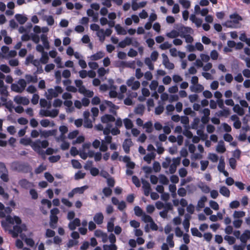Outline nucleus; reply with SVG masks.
Here are the masks:
<instances>
[{
    "label": "nucleus",
    "instance_id": "1",
    "mask_svg": "<svg viewBox=\"0 0 250 250\" xmlns=\"http://www.w3.org/2000/svg\"><path fill=\"white\" fill-rule=\"evenodd\" d=\"M6 205L8 206L5 208L4 205L1 203V218L4 217L7 214V215L6 218V222L12 225H13L14 223H16L17 225L21 224V221L19 217L15 216L14 218H12L9 215L12 211V209L9 206L14 207L15 206L14 201H10L8 204Z\"/></svg>",
    "mask_w": 250,
    "mask_h": 250
},
{
    "label": "nucleus",
    "instance_id": "2",
    "mask_svg": "<svg viewBox=\"0 0 250 250\" xmlns=\"http://www.w3.org/2000/svg\"><path fill=\"white\" fill-rule=\"evenodd\" d=\"M49 146V143L47 140L41 141L39 139L34 142L31 145L33 149L38 153L39 155L44 156L45 155L44 151L41 149V147L45 148Z\"/></svg>",
    "mask_w": 250,
    "mask_h": 250
},
{
    "label": "nucleus",
    "instance_id": "3",
    "mask_svg": "<svg viewBox=\"0 0 250 250\" xmlns=\"http://www.w3.org/2000/svg\"><path fill=\"white\" fill-rule=\"evenodd\" d=\"M26 230V226L25 224H22L21 226L15 225L13 227V229L9 230V232L12 235L13 238H16L18 236L19 234H20V237L22 240H24V238L26 237V235L24 234L21 233V232L23 230Z\"/></svg>",
    "mask_w": 250,
    "mask_h": 250
},
{
    "label": "nucleus",
    "instance_id": "4",
    "mask_svg": "<svg viewBox=\"0 0 250 250\" xmlns=\"http://www.w3.org/2000/svg\"><path fill=\"white\" fill-rule=\"evenodd\" d=\"M13 170L18 172H27L29 169V166L27 164L20 162H14L11 164Z\"/></svg>",
    "mask_w": 250,
    "mask_h": 250
},
{
    "label": "nucleus",
    "instance_id": "5",
    "mask_svg": "<svg viewBox=\"0 0 250 250\" xmlns=\"http://www.w3.org/2000/svg\"><path fill=\"white\" fill-rule=\"evenodd\" d=\"M63 91L62 88L60 86H56L55 89L50 88L48 89V95L46 98L48 100H51L53 98L58 97L59 94H61Z\"/></svg>",
    "mask_w": 250,
    "mask_h": 250
},
{
    "label": "nucleus",
    "instance_id": "6",
    "mask_svg": "<svg viewBox=\"0 0 250 250\" xmlns=\"http://www.w3.org/2000/svg\"><path fill=\"white\" fill-rule=\"evenodd\" d=\"M142 188L144 189V194L147 196L150 194L151 190L150 184L146 180L142 179Z\"/></svg>",
    "mask_w": 250,
    "mask_h": 250
},
{
    "label": "nucleus",
    "instance_id": "7",
    "mask_svg": "<svg viewBox=\"0 0 250 250\" xmlns=\"http://www.w3.org/2000/svg\"><path fill=\"white\" fill-rule=\"evenodd\" d=\"M1 180L5 182H7L9 181V176L8 171L6 169V167L4 163H1Z\"/></svg>",
    "mask_w": 250,
    "mask_h": 250
},
{
    "label": "nucleus",
    "instance_id": "8",
    "mask_svg": "<svg viewBox=\"0 0 250 250\" xmlns=\"http://www.w3.org/2000/svg\"><path fill=\"white\" fill-rule=\"evenodd\" d=\"M178 31L180 33V35H187V34H193L194 32L193 30L189 27H186L183 25L181 26L178 28Z\"/></svg>",
    "mask_w": 250,
    "mask_h": 250
},
{
    "label": "nucleus",
    "instance_id": "9",
    "mask_svg": "<svg viewBox=\"0 0 250 250\" xmlns=\"http://www.w3.org/2000/svg\"><path fill=\"white\" fill-rule=\"evenodd\" d=\"M14 100L18 104H22L23 105H26L29 104V100L26 97L16 96Z\"/></svg>",
    "mask_w": 250,
    "mask_h": 250
},
{
    "label": "nucleus",
    "instance_id": "10",
    "mask_svg": "<svg viewBox=\"0 0 250 250\" xmlns=\"http://www.w3.org/2000/svg\"><path fill=\"white\" fill-rule=\"evenodd\" d=\"M132 142L130 139H126L123 144V147L126 153H129L130 147L132 145Z\"/></svg>",
    "mask_w": 250,
    "mask_h": 250
},
{
    "label": "nucleus",
    "instance_id": "11",
    "mask_svg": "<svg viewBox=\"0 0 250 250\" xmlns=\"http://www.w3.org/2000/svg\"><path fill=\"white\" fill-rule=\"evenodd\" d=\"M104 216L102 212L96 213L93 217V220L97 225H101L103 223Z\"/></svg>",
    "mask_w": 250,
    "mask_h": 250
},
{
    "label": "nucleus",
    "instance_id": "12",
    "mask_svg": "<svg viewBox=\"0 0 250 250\" xmlns=\"http://www.w3.org/2000/svg\"><path fill=\"white\" fill-rule=\"evenodd\" d=\"M191 219V216L189 214H186L185 215V219L183 222V225L186 232H188L190 226L189 220Z\"/></svg>",
    "mask_w": 250,
    "mask_h": 250
},
{
    "label": "nucleus",
    "instance_id": "13",
    "mask_svg": "<svg viewBox=\"0 0 250 250\" xmlns=\"http://www.w3.org/2000/svg\"><path fill=\"white\" fill-rule=\"evenodd\" d=\"M19 184L21 188L25 189H28L33 187V184L32 183L25 179L21 180Z\"/></svg>",
    "mask_w": 250,
    "mask_h": 250
},
{
    "label": "nucleus",
    "instance_id": "14",
    "mask_svg": "<svg viewBox=\"0 0 250 250\" xmlns=\"http://www.w3.org/2000/svg\"><path fill=\"white\" fill-rule=\"evenodd\" d=\"M81 225L80 220L76 218L73 221L70 222L68 224V227L70 230H73L76 229L77 227Z\"/></svg>",
    "mask_w": 250,
    "mask_h": 250
},
{
    "label": "nucleus",
    "instance_id": "15",
    "mask_svg": "<svg viewBox=\"0 0 250 250\" xmlns=\"http://www.w3.org/2000/svg\"><path fill=\"white\" fill-rule=\"evenodd\" d=\"M131 43L132 38L126 37L123 41H122L119 43L118 46L121 48H125L126 46L131 45Z\"/></svg>",
    "mask_w": 250,
    "mask_h": 250
},
{
    "label": "nucleus",
    "instance_id": "16",
    "mask_svg": "<svg viewBox=\"0 0 250 250\" xmlns=\"http://www.w3.org/2000/svg\"><path fill=\"white\" fill-rule=\"evenodd\" d=\"M58 221V217L57 215H50V222L49 225L50 227L53 229H55L57 227V223Z\"/></svg>",
    "mask_w": 250,
    "mask_h": 250
},
{
    "label": "nucleus",
    "instance_id": "17",
    "mask_svg": "<svg viewBox=\"0 0 250 250\" xmlns=\"http://www.w3.org/2000/svg\"><path fill=\"white\" fill-rule=\"evenodd\" d=\"M250 237V231L246 230L244 233H243L240 237V239L241 242L243 243V245H245Z\"/></svg>",
    "mask_w": 250,
    "mask_h": 250
},
{
    "label": "nucleus",
    "instance_id": "18",
    "mask_svg": "<svg viewBox=\"0 0 250 250\" xmlns=\"http://www.w3.org/2000/svg\"><path fill=\"white\" fill-rule=\"evenodd\" d=\"M204 89V86L201 84H196L195 85H191L190 89L192 92L195 93H199L202 92Z\"/></svg>",
    "mask_w": 250,
    "mask_h": 250
},
{
    "label": "nucleus",
    "instance_id": "19",
    "mask_svg": "<svg viewBox=\"0 0 250 250\" xmlns=\"http://www.w3.org/2000/svg\"><path fill=\"white\" fill-rule=\"evenodd\" d=\"M115 118L110 114H105L101 117V121L103 123H107L109 122H114Z\"/></svg>",
    "mask_w": 250,
    "mask_h": 250
},
{
    "label": "nucleus",
    "instance_id": "20",
    "mask_svg": "<svg viewBox=\"0 0 250 250\" xmlns=\"http://www.w3.org/2000/svg\"><path fill=\"white\" fill-rule=\"evenodd\" d=\"M229 18L234 23H238L239 21L243 20L242 17L236 13L230 15Z\"/></svg>",
    "mask_w": 250,
    "mask_h": 250
},
{
    "label": "nucleus",
    "instance_id": "21",
    "mask_svg": "<svg viewBox=\"0 0 250 250\" xmlns=\"http://www.w3.org/2000/svg\"><path fill=\"white\" fill-rule=\"evenodd\" d=\"M41 39L44 48L46 49H49L50 48V45L47 36L45 34L41 35Z\"/></svg>",
    "mask_w": 250,
    "mask_h": 250
},
{
    "label": "nucleus",
    "instance_id": "22",
    "mask_svg": "<svg viewBox=\"0 0 250 250\" xmlns=\"http://www.w3.org/2000/svg\"><path fill=\"white\" fill-rule=\"evenodd\" d=\"M226 150L224 142L223 141H220L216 147V151L221 153L225 152Z\"/></svg>",
    "mask_w": 250,
    "mask_h": 250
},
{
    "label": "nucleus",
    "instance_id": "23",
    "mask_svg": "<svg viewBox=\"0 0 250 250\" xmlns=\"http://www.w3.org/2000/svg\"><path fill=\"white\" fill-rule=\"evenodd\" d=\"M143 128H146V132L148 133H151L153 130V125L151 121L146 122L143 125Z\"/></svg>",
    "mask_w": 250,
    "mask_h": 250
},
{
    "label": "nucleus",
    "instance_id": "24",
    "mask_svg": "<svg viewBox=\"0 0 250 250\" xmlns=\"http://www.w3.org/2000/svg\"><path fill=\"white\" fill-rule=\"evenodd\" d=\"M220 193L223 196L229 197L230 195V191L228 188L225 186H222L219 190Z\"/></svg>",
    "mask_w": 250,
    "mask_h": 250
},
{
    "label": "nucleus",
    "instance_id": "25",
    "mask_svg": "<svg viewBox=\"0 0 250 250\" xmlns=\"http://www.w3.org/2000/svg\"><path fill=\"white\" fill-rule=\"evenodd\" d=\"M15 18L17 21L21 24H24L27 20V17L21 14H16L15 15Z\"/></svg>",
    "mask_w": 250,
    "mask_h": 250
},
{
    "label": "nucleus",
    "instance_id": "26",
    "mask_svg": "<svg viewBox=\"0 0 250 250\" xmlns=\"http://www.w3.org/2000/svg\"><path fill=\"white\" fill-rule=\"evenodd\" d=\"M233 110L235 112L237 113L239 116H243L245 114L244 109L240 107L238 104L234 105L233 108Z\"/></svg>",
    "mask_w": 250,
    "mask_h": 250
},
{
    "label": "nucleus",
    "instance_id": "27",
    "mask_svg": "<svg viewBox=\"0 0 250 250\" xmlns=\"http://www.w3.org/2000/svg\"><path fill=\"white\" fill-rule=\"evenodd\" d=\"M104 54L102 51H99L96 53L92 55L91 56V59L92 60L96 61L104 57Z\"/></svg>",
    "mask_w": 250,
    "mask_h": 250
},
{
    "label": "nucleus",
    "instance_id": "28",
    "mask_svg": "<svg viewBox=\"0 0 250 250\" xmlns=\"http://www.w3.org/2000/svg\"><path fill=\"white\" fill-rule=\"evenodd\" d=\"M222 109L223 110H220L218 112V116L227 117L230 114L229 110L228 108H223Z\"/></svg>",
    "mask_w": 250,
    "mask_h": 250
},
{
    "label": "nucleus",
    "instance_id": "29",
    "mask_svg": "<svg viewBox=\"0 0 250 250\" xmlns=\"http://www.w3.org/2000/svg\"><path fill=\"white\" fill-rule=\"evenodd\" d=\"M25 78L28 83L31 82L35 83L38 81L37 75L33 76L31 75H26Z\"/></svg>",
    "mask_w": 250,
    "mask_h": 250
},
{
    "label": "nucleus",
    "instance_id": "30",
    "mask_svg": "<svg viewBox=\"0 0 250 250\" xmlns=\"http://www.w3.org/2000/svg\"><path fill=\"white\" fill-rule=\"evenodd\" d=\"M115 29L117 33L119 35H126L127 33L126 31L119 24H117L115 26Z\"/></svg>",
    "mask_w": 250,
    "mask_h": 250
},
{
    "label": "nucleus",
    "instance_id": "31",
    "mask_svg": "<svg viewBox=\"0 0 250 250\" xmlns=\"http://www.w3.org/2000/svg\"><path fill=\"white\" fill-rule=\"evenodd\" d=\"M88 188L87 186H83L81 187H78L74 188V191L76 194H83L84 191Z\"/></svg>",
    "mask_w": 250,
    "mask_h": 250
},
{
    "label": "nucleus",
    "instance_id": "32",
    "mask_svg": "<svg viewBox=\"0 0 250 250\" xmlns=\"http://www.w3.org/2000/svg\"><path fill=\"white\" fill-rule=\"evenodd\" d=\"M124 123L125 128L129 129L132 128L133 125L131 120L128 118H125L124 120Z\"/></svg>",
    "mask_w": 250,
    "mask_h": 250
},
{
    "label": "nucleus",
    "instance_id": "33",
    "mask_svg": "<svg viewBox=\"0 0 250 250\" xmlns=\"http://www.w3.org/2000/svg\"><path fill=\"white\" fill-rule=\"evenodd\" d=\"M33 142H32L30 138H23L21 139L20 140V143L21 144H22L24 146L30 145L31 146Z\"/></svg>",
    "mask_w": 250,
    "mask_h": 250
},
{
    "label": "nucleus",
    "instance_id": "34",
    "mask_svg": "<svg viewBox=\"0 0 250 250\" xmlns=\"http://www.w3.org/2000/svg\"><path fill=\"white\" fill-rule=\"evenodd\" d=\"M180 35L179 31L172 30L171 32L167 34V36L168 38L173 39L178 37Z\"/></svg>",
    "mask_w": 250,
    "mask_h": 250
},
{
    "label": "nucleus",
    "instance_id": "35",
    "mask_svg": "<svg viewBox=\"0 0 250 250\" xmlns=\"http://www.w3.org/2000/svg\"><path fill=\"white\" fill-rule=\"evenodd\" d=\"M49 60V57L47 52H44L42 54V57L40 59L41 63L46 64L47 63Z\"/></svg>",
    "mask_w": 250,
    "mask_h": 250
},
{
    "label": "nucleus",
    "instance_id": "36",
    "mask_svg": "<svg viewBox=\"0 0 250 250\" xmlns=\"http://www.w3.org/2000/svg\"><path fill=\"white\" fill-rule=\"evenodd\" d=\"M97 35L99 38V40L101 42H103L105 40L104 31L103 29L97 32Z\"/></svg>",
    "mask_w": 250,
    "mask_h": 250
},
{
    "label": "nucleus",
    "instance_id": "37",
    "mask_svg": "<svg viewBox=\"0 0 250 250\" xmlns=\"http://www.w3.org/2000/svg\"><path fill=\"white\" fill-rule=\"evenodd\" d=\"M225 163L224 159L221 158L219 161V164L217 167L218 170L221 172L224 170H225Z\"/></svg>",
    "mask_w": 250,
    "mask_h": 250
},
{
    "label": "nucleus",
    "instance_id": "38",
    "mask_svg": "<svg viewBox=\"0 0 250 250\" xmlns=\"http://www.w3.org/2000/svg\"><path fill=\"white\" fill-rule=\"evenodd\" d=\"M159 182L160 183L165 185H167L168 184V179L165 175L161 174L159 176Z\"/></svg>",
    "mask_w": 250,
    "mask_h": 250
},
{
    "label": "nucleus",
    "instance_id": "39",
    "mask_svg": "<svg viewBox=\"0 0 250 250\" xmlns=\"http://www.w3.org/2000/svg\"><path fill=\"white\" fill-rule=\"evenodd\" d=\"M11 89L12 91L18 93H21L23 91L20 86L16 83H12L11 84Z\"/></svg>",
    "mask_w": 250,
    "mask_h": 250
},
{
    "label": "nucleus",
    "instance_id": "40",
    "mask_svg": "<svg viewBox=\"0 0 250 250\" xmlns=\"http://www.w3.org/2000/svg\"><path fill=\"white\" fill-rule=\"evenodd\" d=\"M245 216V212L243 211H235L233 214V216L235 218H242Z\"/></svg>",
    "mask_w": 250,
    "mask_h": 250
},
{
    "label": "nucleus",
    "instance_id": "41",
    "mask_svg": "<svg viewBox=\"0 0 250 250\" xmlns=\"http://www.w3.org/2000/svg\"><path fill=\"white\" fill-rule=\"evenodd\" d=\"M173 234H169L167 238V242L168 243L170 248H173L174 246V243L173 241Z\"/></svg>",
    "mask_w": 250,
    "mask_h": 250
},
{
    "label": "nucleus",
    "instance_id": "42",
    "mask_svg": "<svg viewBox=\"0 0 250 250\" xmlns=\"http://www.w3.org/2000/svg\"><path fill=\"white\" fill-rule=\"evenodd\" d=\"M145 63L146 65H147L149 68V69L151 70H153L154 69V65L151 62V60L150 58L147 57L145 59Z\"/></svg>",
    "mask_w": 250,
    "mask_h": 250
},
{
    "label": "nucleus",
    "instance_id": "43",
    "mask_svg": "<svg viewBox=\"0 0 250 250\" xmlns=\"http://www.w3.org/2000/svg\"><path fill=\"white\" fill-rule=\"evenodd\" d=\"M114 218H111L110 221L107 223V229L109 232H112L114 230Z\"/></svg>",
    "mask_w": 250,
    "mask_h": 250
},
{
    "label": "nucleus",
    "instance_id": "44",
    "mask_svg": "<svg viewBox=\"0 0 250 250\" xmlns=\"http://www.w3.org/2000/svg\"><path fill=\"white\" fill-rule=\"evenodd\" d=\"M197 134L199 136L202 140H205L208 138V135L205 134L202 130L198 129L197 130Z\"/></svg>",
    "mask_w": 250,
    "mask_h": 250
},
{
    "label": "nucleus",
    "instance_id": "45",
    "mask_svg": "<svg viewBox=\"0 0 250 250\" xmlns=\"http://www.w3.org/2000/svg\"><path fill=\"white\" fill-rule=\"evenodd\" d=\"M191 232L192 235L193 236H197L198 237H202V234L196 228H192L191 229Z\"/></svg>",
    "mask_w": 250,
    "mask_h": 250
},
{
    "label": "nucleus",
    "instance_id": "46",
    "mask_svg": "<svg viewBox=\"0 0 250 250\" xmlns=\"http://www.w3.org/2000/svg\"><path fill=\"white\" fill-rule=\"evenodd\" d=\"M179 2L183 7L186 9H188L190 6V2L188 0H179Z\"/></svg>",
    "mask_w": 250,
    "mask_h": 250
},
{
    "label": "nucleus",
    "instance_id": "47",
    "mask_svg": "<svg viewBox=\"0 0 250 250\" xmlns=\"http://www.w3.org/2000/svg\"><path fill=\"white\" fill-rule=\"evenodd\" d=\"M20 87L21 88V89L23 91L25 89V88L26 86V82L25 80L23 79H20L17 83Z\"/></svg>",
    "mask_w": 250,
    "mask_h": 250
},
{
    "label": "nucleus",
    "instance_id": "48",
    "mask_svg": "<svg viewBox=\"0 0 250 250\" xmlns=\"http://www.w3.org/2000/svg\"><path fill=\"white\" fill-rule=\"evenodd\" d=\"M135 214L138 216H142L144 214L143 210L139 206H135L134 208Z\"/></svg>",
    "mask_w": 250,
    "mask_h": 250
},
{
    "label": "nucleus",
    "instance_id": "49",
    "mask_svg": "<svg viewBox=\"0 0 250 250\" xmlns=\"http://www.w3.org/2000/svg\"><path fill=\"white\" fill-rule=\"evenodd\" d=\"M181 37L184 38L185 39L186 42L187 43H191L193 41V38L192 36H191L189 34L188 35H180Z\"/></svg>",
    "mask_w": 250,
    "mask_h": 250
},
{
    "label": "nucleus",
    "instance_id": "50",
    "mask_svg": "<svg viewBox=\"0 0 250 250\" xmlns=\"http://www.w3.org/2000/svg\"><path fill=\"white\" fill-rule=\"evenodd\" d=\"M104 250H117V246L115 244H111L109 245H104L103 246Z\"/></svg>",
    "mask_w": 250,
    "mask_h": 250
},
{
    "label": "nucleus",
    "instance_id": "51",
    "mask_svg": "<svg viewBox=\"0 0 250 250\" xmlns=\"http://www.w3.org/2000/svg\"><path fill=\"white\" fill-rule=\"evenodd\" d=\"M154 156L152 153H148L144 157V160L148 164H150L152 159H154Z\"/></svg>",
    "mask_w": 250,
    "mask_h": 250
},
{
    "label": "nucleus",
    "instance_id": "52",
    "mask_svg": "<svg viewBox=\"0 0 250 250\" xmlns=\"http://www.w3.org/2000/svg\"><path fill=\"white\" fill-rule=\"evenodd\" d=\"M142 220L145 223H150L152 222L153 219L150 216L144 213L142 215Z\"/></svg>",
    "mask_w": 250,
    "mask_h": 250
},
{
    "label": "nucleus",
    "instance_id": "53",
    "mask_svg": "<svg viewBox=\"0 0 250 250\" xmlns=\"http://www.w3.org/2000/svg\"><path fill=\"white\" fill-rule=\"evenodd\" d=\"M85 176V173L82 172L81 171H78L75 174V180H79L81 179H83L84 178Z\"/></svg>",
    "mask_w": 250,
    "mask_h": 250
},
{
    "label": "nucleus",
    "instance_id": "54",
    "mask_svg": "<svg viewBox=\"0 0 250 250\" xmlns=\"http://www.w3.org/2000/svg\"><path fill=\"white\" fill-rule=\"evenodd\" d=\"M144 106L143 105H139L135 109L136 114L142 115L144 111Z\"/></svg>",
    "mask_w": 250,
    "mask_h": 250
},
{
    "label": "nucleus",
    "instance_id": "55",
    "mask_svg": "<svg viewBox=\"0 0 250 250\" xmlns=\"http://www.w3.org/2000/svg\"><path fill=\"white\" fill-rule=\"evenodd\" d=\"M103 192L106 197H108L111 195L112 191L110 188L105 187L103 188Z\"/></svg>",
    "mask_w": 250,
    "mask_h": 250
},
{
    "label": "nucleus",
    "instance_id": "56",
    "mask_svg": "<svg viewBox=\"0 0 250 250\" xmlns=\"http://www.w3.org/2000/svg\"><path fill=\"white\" fill-rule=\"evenodd\" d=\"M171 162V160L170 158H169V157L166 158L165 161H164L162 163V167L164 168H167L168 167H169Z\"/></svg>",
    "mask_w": 250,
    "mask_h": 250
},
{
    "label": "nucleus",
    "instance_id": "57",
    "mask_svg": "<svg viewBox=\"0 0 250 250\" xmlns=\"http://www.w3.org/2000/svg\"><path fill=\"white\" fill-rule=\"evenodd\" d=\"M71 164L73 167L77 169L82 168V165L81 163L77 160H72L71 161Z\"/></svg>",
    "mask_w": 250,
    "mask_h": 250
},
{
    "label": "nucleus",
    "instance_id": "58",
    "mask_svg": "<svg viewBox=\"0 0 250 250\" xmlns=\"http://www.w3.org/2000/svg\"><path fill=\"white\" fill-rule=\"evenodd\" d=\"M55 235V231L50 229H47L45 232V236L47 238L49 237H54Z\"/></svg>",
    "mask_w": 250,
    "mask_h": 250
},
{
    "label": "nucleus",
    "instance_id": "59",
    "mask_svg": "<svg viewBox=\"0 0 250 250\" xmlns=\"http://www.w3.org/2000/svg\"><path fill=\"white\" fill-rule=\"evenodd\" d=\"M225 240H227L229 245L233 244L235 242V238L231 236L226 235L224 237Z\"/></svg>",
    "mask_w": 250,
    "mask_h": 250
},
{
    "label": "nucleus",
    "instance_id": "60",
    "mask_svg": "<svg viewBox=\"0 0 250 250\" xmlns=\"http://www.w3.org/2000/svg\"><path fill=\"white\" fill-rule=\"evenodd\" d=\"M34 57L33 55H29L26 58L25 64L28 65L29 63H32L33 61L34 60Z\"/></svg>",
    "mask_w": 250,
    "mask_h": 250
},
{
    "label": "nucleus",
    "instance_id": "61",
    "mask_svg": "<svg viewBox=\"0 0 250 250\" xmlns=\"http://www.w3.org/2000/svg\"><path fill=\"white\" fill-rule=\"evenodd\" d=\"M79 134V131L77 130H74L70 132L68 134V138L69 139H73L77 137Z\"/></svg>",
    "mask_w": 250,
    "mask_h": 250
},
{
    "label": "nucleus",
    "instance_id": "62",
    "mask_svg": "<svg viewBox=\"0 0 250 250\" xmlns=\"http://www.w3.org/2000/svg\"><path fill=\"white\" fill-rule=\"evenodd\" d=\"M153 169L156 172H159L161 170V166L158 162L155 161L153 164Z\"/></svg>",
    "mask_w": 250,
    "mask_h": 250
},
{
    "label": "nucleus",
    "instance_id": "63",
    "mask_svg": "<svg viewBox=\"0 0 250 250\" xmlns=\"http://www.w3.org/2000/svg\"><path fill=\"white\" fill-rule=\"evenodd\" d=\"M209 159L212 162H217L218 160V157L217 154L214 153H210L208 156Z\"/></svg>",
    "mask_w": 250,
    "mask_h": 250
},
{
    "label": "nucleus",
    "instance_id": "64",
    "mask_svg": "<svg viewBox=\"0 0 250 250\" xmlns=\"http://www.w3.org/2000/svg\"><path fill=\"white\" fill-rule=\"evenodd\" d=\"M44 177L50 183L53 182L54 180L53 176L48 172L44 173Z\"/></svg>",
    "mask_w": 250,
    "mask_h": 250
}]
</instances>
